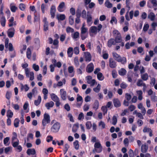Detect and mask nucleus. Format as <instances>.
Returning <instances> with one entry per match:
<instances>
[{"instance_id": "nucleus-49", "label": "nucleus", "mask_w": 157, "mask_h": 157, "mask_svg": "<svg viewBox=\"0 0 157 157\" xmlns=\"http://www.w3.org/2000/svg\"><path fill=\"white\" fill-rule=\"evenodd\" d=\"M69 24L70 25H72L74 24V18L72 16H70L69 17Z\"/></svg>"}, {"instance_id": "nucleus-5", "label": "nucleus", "mask_w": 157, "mask_h": 157, "mask_svg": "<svg viewBox=\"0 0 157 157\" xmlns=\"http://www.w3.org/2000/svg\"><path fill=\"white\" fill-rule=\"evenodd\" d=\"M102 28V25L101 24H99L98 25V28L94 26H91L90 28V30L91 33L96 34L98 30L99 32L101 29Z\"/></svg>"}, {"instance_id": "nucleus-14", "label": "nucleus", "mask_w": 157, "mask_h": 157, "mask_svg": "<svg viewBox=\"0 0 157 157\" xmlns=\"http://www.w3.org/2000/svg\"><path fill=\"white\" fill-rule=\"evenodd\" d=\"M116 44V43L113 38H110L108 41L107 46L109 48L111 47L112 45H115Z\"/></svg>"}, {"instance_id": "nucleus-13", "label": "nucleus", "mask_w": 157, "mask_h": 157, "mask_svg": "<svg viewBox=\"0 0 157 157\" xmlns=\"http://www.w3.org/2000/svg\"><path fill=\"white\" fill-rule=\"evenodd\" d=\"M85 67V64L84 63L82 64L79 68L77 69V72L78 74H82V70H84Z\"/></svg>"}, {"instance_id": "nucleus-9", "label": "nucleus", "mask_w": 157, "mask_h": 157, "mask_svg": "<svg viewBox=\"0 0 157 157\" xmlns=\"http://www.w3.org/2000/svg\"><path fill=\"white\" fill-rule=\"evenodd\" d=\"M44 24L43 26L44 30V31H46L48 29V22L47 21L46 17H44L43 21Z\"/></svg>"}, {"instance_id": "nucleus-20", "label": "nucleus", "mask_w": 157, "mask_h": 157, "mask_svg": "<svg viewBox=\"0 0 157 157\" xmlns=\"http://www.w3.org/2000/svg\"><path fill=\"white\" fill-rule=\"evenodd\" d=\"M54 104V102L52 101H51L50 102H47L45 104V106L48 109H49L50 108L53 107Z\"/></svg>"}, {"instance_id": "nucleus-11", "label": "nucleus", "mask_w": 157, "mask_h": 157, "mask_svg": "<svg viewBox=\"0 0 157 157\" xmlns=\"http://www.w3.org/2000/svg\"><path fill=\"white\" fill-rule=\"evenodd\" d=\"M56 11V6L54 5H52L50 9V14L52 18H54L55 17V13Z\"/></svg>"}, {"instance_id": "nucleus-42", "label": "nucleus", "mask_w": 157, "mask_h": 157, "mask_svg": "<svg viewBox=\"0 0 157 157\" xmlns=\"http://www.w3.org/2000/svg\"><path fill=\"white\" fill-rule=\"evenodd\" d=\"M105 6L108 8H111L112 7V4L108 1H106L105 3Z\"/></svg>"}, {"instance_id": "nucleus-44", "label": "nucleus", "mask_w": 157, "mask_h": 157, "mask_svg": "<svg viewBox=\"0 0 157 157\" xmlns=\"http://www.w3.org/2000/svg\"><path fill=\"white\" fill-rule=\"evenodd\" d=\"M88 36V33H84L82 34L80 33V36L81 37V39L82 40H84Z\"/></svg>"}, {"instance_id": "nucleus-50", "label": "nucleus", "mask_w": 157, "mask_h": 157, "mask_svg": "<svg viewBox=\"0 0 157 157\" xmlns=\"http://www.w3.org/2000/svg\"><path fill=\"white\" fill-rule=\"evenodd\" d=\"M112 75L113 78H117V72L115 70L113 69L112 71Z\"/></svg>"}, {"instance_id": "nucleus-39", "label": "nucleus", "mask_w": 157, "mask_h": 157, "mask_svg": "<svg viewBox=\"0 0 157 157\" xmlns=\"http://www.w3.org/2000/svg\"><path fill=\"white\" fill-rule=\"evenodd\" d=\"M23 89H24L25 91H27L29 89V87L27 84L23 85L22 84H21V89L22 90Z\"/></svg>"}, {"instance_id": "nucleus-2", "label": "nucleus", "mask_w": 157, "mask_h": 157, "mask_svg": "<svg viewBox=\"0 0 157 157\" xmlns=\"http://www.w3.org/2000/svg\"><path fill=\"white\" fill-rule=\"evenodd\" d=\"M113 56L115 60L118 62H120L121 64H124L126 63L127 60L124 57H121L120 55L116 52H113Z\"/></svg>"}, {"instance_id": "nucleus-64", "label": "nucleus", "mask_w": 157, "mask_h": 157, "mask_svg": "<svg viewBox=\"0 0 157 157\" xmlns=\"http://www.w3.org/2000/svg\"><path fill=\"white\" fill-rule=\"evenodd\" d=\"M64 108L67 111H69L70 110V107L68 104H66L65 105Z\"/></svg>"}, {"instance_id": "nucleus-26", "label": "nucleus", "mask_w": 157, "mask_h": 157, "mask_svg": "<svg viewBox=\"0 0 157 157\" xmlns=\"http://www.w3.org/2000/svg\"><path fill=\"white\" fill-rule=\"evenodd\" d=\"M155 16L153 12H150L148 15V18L151 20L153 21L155 19Z\"/></svg>"}, {"instance_id": "nucleus-58", "label": "nucleus", "mask_w": 157, "mask_h": 157, "mask_svg": "<svg viewBox=\"0 0 157 157\" xmlns=\"http://www.w3.org/2000/svg\"><path fill=\"white\" fill-rule=\"evenodd\" d=\"M66 34H62L60 37V40L61 42H63L65 39Z\"/></svg>"}, {"instance_id": "nucleus-6", "label": "nucleus", "mask_w": 157, "mask_h": 157, "mask_svg": "<svg viewBox=\"0 0 157 157\" xmlns=\"http://www.w3.org/2000/svg\"><path fill=\"white\" fill-rule=\"evenodd\" d=\"M109 66L112 68H115L117 66V63L112 58H110L109 59Z\"/></svg>"}, {"instance_id": "nucleus-33", "label": "nucleus", "mask_w": 157, "mask_h": 157, "mask_svg": "<svg viewBox=\"0 0 157 157\" xmlns=\"http://www.w3.org/2000/svg\"><path fill=\"white\" fill-rule=\"evenodd\" d=\"M41 101V97L40 96H38V99L37 100L34 101V104L36 106L38 105Z\"/></svg>"}, {"instance_id": "nucleus-54", "label": "nucleus", "mask_w": 157, "mask_h": 157, "mask_svg": "<svg viewBox=\"0 0 157 157\" xmlns=\"http://www.w3.org/2000/svg\"><path fill=\"white\" fill-rule=\"evenodd\" d=\"M15 148V150L18 152H21L22 150V147L20 145H19Z\"/></svg>"}, {"instance_id": "nucleus-40", "label": "nucleus", "mask_w": 157, "mask_h": 157, "mask_svg": "<svg viewBox=\"0 0 157 157\" xmlns=\"http://www.w3.org/2000/svg\"><path fill=\"white\" fill-rule=\"evenodd\" d=\"M19 120L17 118H16L14 121V125L15 128H17L19 126Z\"/></svg>"}, {"instance_id": "nucleus-34", "label": "nucleus", "mask_w": 157, "mask_h": 157, "mask_svg": "<svg viewBox=\"0 0 157 157\" xmlns=\"http://www.w3.org/2000/svg\"><path fill=\"white\" fill-rule=\"evenodd\" d=\"M143 82L142 80L139 79L138 80L137 82V85L138 86H145L146 84L145 83H143Z\"/></svg>"}, {"instance_id": "nucleus-38", "label": "nucleus", "mask_w": 157, "mask_h": 157, "mask_svg": "<svg viewBox=\"0 0 157 157\" xmlns=\"http://www.w3.org/2000/svg\"><path fill=\"white\" fill-rule=\"evenodd\" d=\"M81 33L82 34L86 33L87 32V28L84 27V25H83L81 29Z\"/></svg>"}, {"instance_id": "nucleus-31", "label": "nucleus", "mask_w": 157, "mask_h": 157, "mask_svg": "<svg viewBox=\"0 0 157 157\" xmlns=\"http://www.w3.org/2000/svg\"><path fill=\"white\" fill-rule=\"evenodd\" d=\"M148 147L146 145H142L141 147V151L143 153H146L148 149Z\"/></svg>"}, {"instance_id": "nucleus-48", "label": "nucleus", "mask_w": 157, "mask_h": 157, "mask_svg": "<svg viewBox=\"0 0 157 157\" xmlns=\"http://www.w3.org/2000/svg\"><path fill=\"white\" fill-rule=\"evenodd\" d=\"M117 122V117L114 115L113 116L112 118V124L115 125L116 124Z\"/></svg>"}, {"instance_id": "nucleus-55", "label": "nucleus", "mask_w": 157, "mask_h": 157, "mask_svg": "<svg viewBox=\"0 0 157 157\" xmlns=\"http://www.w3.org/2000/svg\"><path fill=\"white\" fill-rule=\"evenodd\" d=\"M95 82L96 81L94 79H92L89 82H88L87 83L90 84L91 86H93L94 85Z\"/></svg>"}, {"instance_id": "nucleus-24", "label": "nucleus", "mask_w": 157, "mask_h": 157, "mask_svg": "<svg viewBox=\"0 0 157 157\" xmlns=\"http://www.w3.org/2000/svg\"><path fill=\"white\" fill-rule=\"evenodd\" d=\"M0 23L2 27H5L6 25V19L4 16H2L0 18Z\"/></svg>"}, {"instance_id": "nucleus-22", "label": "nucleus", "mask_w": 157, "mask_h": 157, "mask_svg": "<svg viewBox=\"0 0 157 157\" xmlns=\"http://www.w3.org/2000/svg\"><path fill=\"white\" fill-rule=\"evenodd\" d=\"M14 4L12 3H11L10 5V8L11 11L13 13L15 12L16 10L17 9V7L16 6L13 5Z\"/></svg>"}, {"instance_id": "nucleus-19", "label": "nucleus", "mask_w": 157, "mask_h": 157, "mask_svg": "<svg viewBox=\"0 0 157 157\" xmlns=\"http://www.w3.org/2000/svg\"><path fill=\"white\" fill-rule=\"evenodd\" d=\"M126 70L124 68H121L118 71V74L121 76H124L126 75Z\"/></svg>"}, {"instance_id": "nucleus-56", "label": "nucleus", "mask_w": 157, "mask_h": 157, "mask_svg": "<svg viewBox=\"0 0 157 157\" xmlns=\"http://www.w3.org/2000/svg\"><path fill=\"white\" fill-rule=\"evenodd\" d=\"M8 48L10 51H12L14 49L13 45L11 43H9Z\"/></svg>"}, {"instance_id": "nucleus-36", "label": "nucleus", "mask_w": 157, "mask_h": 157, "mask_svg": "<svg viewBox=\"0 0 157 157\" xmlns=\"http://www.w3.org/2000/svg\"><path fill=\"white\" fill-rule=\"evenodd\" d=\"M19 141L18 139H17V141H11L12 145L14 148H16L19 145Z\"/></svg>"}, {"instance_id": "nucleus-60", "label": "nucleus", "mask_w": 157, "mask_h": 157, "mask_svg": "<svg viewBox=\"0 0 157 157\" xmlns=\"http://www.w3.org/2000/svg\"><path fill=\"white\" fill-rule=\"evenodd\" d=\"M131 96L130 94L128 93H126L125 95V98L128 101H129L131 98Z\"/></svg>"}, {"instance_id": "nucleus-27", "label": "nucleus", "mask_w": 157, "mask_h": 157, "mask_svg": "<svg viewBox=\"0 0 157 157\" xmlns=\"http://www.w3.org/2000/svg\"><path fill=\"white\" fill-rule=\"evenodd\" d=\"M51 98L54 101H56L59 99L58 96L54 93L51 94Z\"/></svg>"}, {"instance_id": "nucleus-10", "label": "nucleus", "mask_w": 157, "mask_h": 157, "mask_svg": "<svg viewBox=\"0 0 157 157\" xmlns=\"http://www.w3.org/2000/svg\"><path fill=\"white\" fill-rule=\"evenodd\" d=\"M61 98L63 100H65L66 99V92L63 89H61L60 90Z\"/></svg>"}, {"instance_id": "nucleus-51", "label": "nucleus", "mask_w": 157, "mask_h": 157, "mask_svg": "<svg viewBox=\"0 0 157 157\" xmlns=\"http://www.w3.org/2000/svg\"><path fill=\"white\" fill-rule=\"evenodd\" d=\"M13 136L11 139V141H14L16 139H17V134L16 132H13L12 133Z\"/></svg>"}, {"instance_id": "nucleus-46", "label": "nucleus", "mask_w": 157, "mask_h": 157, "mask_svg": "<svg viewBox=\"0 0 157 157\" xmlns=\"http://www.w3.org/2000/svg\"><path fill=\"white\" fill-rule=\"evenodd\" d=\"M100 85L98 84L96 87L93 88V90L96 93H98L100 90Z\"/></svg>"}, {"instance_id": "nucleus-43", "label": "nucleus", "mask_w": 157, "mask_h": 157, "mask_svg": "<svg viewBox=\"0 0 157 157\" xmlns=\"http://www.w3.org/2000/svg\"><path fill=\"white\" fill-rule=\"evenodd\" d=\"M79 33L78 32H75L73 35L72 36V37L74 39H76L79 37Z\"/></svg>"}, {"instance_id": "nucleus-4", "label": "nucleus", "mask_w": 157, "mask_h": 157, "mask_svg": "<svg viewBox=\"0 0 157 157\" xmlns=\"http://www.w3.org/2000/svg\"><path fill=\"white\" fill-rule=\"evenodd\" d=\"M50 122V117L49 115L45 113L44 115V118L42 121V124L44 126Z\"/></svg>"}, {"instance_id": "nucleus-18", "label": "nucleus", "mask_w": 157, "mask_h": 157, "mask_svg": "<svg viewBox=\"0 0 157 157\" xmlns=\"http://www.w3.org/2000/svg\"><path fill=\"white\" fill-rule=\"evenodd\" d=\"M94 147L95 148H99L101 147L99 151H97L96 152L98 153H100L102 151V147L101 145L100 142H96V143L94 145Z\"/></svg>"}, {"instance_id": "nucleus-35", "label": "nucleus", "mask_w": 157, "mask_h": 157, "mask_svg": "<svg viewBox=\"0 0 157 157\" xmlns=\"http://www.w3.org/2000/svg\"><path fill=\"white\" fill-rule=\"evenodd\" d=\"M86 126L87 129H90L92 126L91 122L90 121H87L86 123Z\"/></svg>"}, {"instance_id": "nucleus-3", "label": "nucleus", "mask_w": 157, "mask_h": 157, "mask_svg": "<svg viewBox=\"0 0 157 157\" xmlns=\"http://www.w3.org/2000/svg\"><path fill=\"white\" fill-rule=\"evenodd\" d=\"M60 127V123L59 122H56L51 127V131L53 133H56L59 131Z\"/></svg>"}, {"instance_id": "nucleus-45", "label": "nucleus", "mask_w": 157, "mask_h": 157, "mask_svg": "<svg viewBox=\"0 0 157 157\" xmlns=\"http://www.w3.org/2000/svg\"><path fill=\"white\" fill-rule=\"evenodd\" d=\"M74 64L76 67H78L79 65V62L77 57L75 58L74 60Z\"/></svg>"}, {"instance_id": "nucleus-15", "label": "nucleus", "mask_w": 157, "mask_h": 157, "mask_svg": "<svg viewBox=\"0 0 157 157\" xmlns=\"http://www.w3.org/2000/svg\"><path fill=\"white\" fill-rule=\"evenodd\" d=\"M114 106L116 107H118L121 106V103L119 100L117 98H114L113 100Z\"/></svg>"}, {"instance_id": "nucleus-1", "label": "nucleus", "mask_w": 157, "mask_h": 157, "mask_svg": "<svg viewBox=\"0 0 157 157\" xmlns=\"http://www.w3.org/2000/svg\"><path fill=\"white\" fill-rule=\"evenodd\" d=\"M113 33L115 37L114 39L116 43H121L119 45L123 47L124 43L122 42L121 36L120 33L117 30L115 29L113 30Z\"/></svg>"}, {"instance_id": "nucleus-63", "label": "nucleus", "mask_w": 157, "mask_h": 157, "mask_svg": "<svg viewBox=\"0 0 157 157\" xmlns=\"http://www.w3.org/2000/svg\"><path fill=\"white\" fill-rule=\"evenodd\" d=\"M39 66L38 65H36V64L33 65V68L36 71H37L39 70Z\"/></svg>"}, {"instance_id": "nucleus-41", "label": "nucleus", "mask_w": 157, "mask_h": 157, "mask_svg": "<svg viewBox=\"0 0 157 157\" xmlns=\"http://www.w3.org/2000/svg\"><path fill=\"white\" fill-rule=\"evenodd\" d=\"M73 145L75 148L76 150H78L79 148V144L78 141L76 140L73 142Z\"/></svg>"}, {"instance_id": "nucleus-17", "label": "nucleus", "mask_w": 157, "mask_h": 157, "mask_svg": "<svg viewBox=\"0 0 157 157\" xmlns=\"http://www.w3.org/2000/svg\"><path fill=\"white\" fill-rule=\"evenodd\" d=\"M26 153L28 155H34L36 154V152L34 148L28 149L26 151Z\"/></svg>"}, {"instance_id": "nucleus-32", "label": "nucleus", "mask_w": 157, "mask_h": 157, "mask_svg": "<svg viewBox=\"0 0 157 157\" xmlns=\"http://www.w3.org/2000/svg\"><path fill=\"white\" fill-rule=\"evenodd\" d=\"M26 56L28 59H30L31 56V52L30 48H28L26 52Z\"/></svg>"}, {"instance_id": "nucleus-59", "label": "nucleus", "mask_w": 157, "mask_h": 157, "mask_svg": "<svg viewBox=\"0 0 157 157\" xmlns=\"http://www.w3.org/2000/svg\"><path fill=\"white\" fill-rule=\"evenodd\" d=\"M149 27V25L147 24H145L144 25L143 30L144 32L147 31Z\"/></svg>"}, {"instance_id": "nucleus-47", "label": "nucleus", "mask_w": 157, "mask_h": 157, "mask_svg": "<svg viewBox=\"0 0 157 157\" xmlns=\"http://www.w3.org/2000/svg\"><path fill=\"white\" fill-rule=\"evenodd\" d=\"M36 12V11L34 12V22H35L37 21H39L40 19V17L39 16H37L36 13H35Z\"/></svg>"}, {"instance_id": "nucleus-21", "label": "nucleus", "mask_w": 157, "mask_h": 157, "mask_svg": "<svg viewBox=\"0 0 157 157\" xmlns=\"http://www.w3.org/2000/svg\"><path fill=\"white\" fill-rule=\"evenodd\" d=\"M99 102L98 101L96 100L93 104V108L95 109L96 111L99 108Z\"/></svg>"}, {"instance_id": "nucleus-8", "label": "nucleus", "mask_w": 157, "mask_h": 157, "mask_svg": "<svg viewBox=\"0 0 157 157\" xmlns=\"http://www.w3.org/2000/svg\"><path fill=\"white\" fill-rule=\"evenodd\" d=\"M94 69V65L92 63H90L88 65L86 70L88 73L92 72Z\"/></svg>"}, {"instance_id": "nucleus-30", "label": "nucleus", "mask_w": 157, "mask_h": 157, "mask_svg": "<svg viewBox=\"0 0 157 157\" xmlns=\"http://www.w3.org/2000/svg\"><path fill=\"white\" fill-rule=\"evenodd\" d=\"M97 77L98 79L100 81H102L104 78V77L102 73L100 72L98 73L97 75Z\"/></svg>"}, {"instance_id": "nucleus-7", "label": "nucleus", "mask_w": 157, "mask_h": 157, "mask_svg": "<svg viewBox=\"0 0 157 157\" xmlns=\"http://www.w3.org/2000/svg\"><path fill=\"white\" fill-rule=\"evenodd\" d=\"M15 30L14 28L12 27L9 29L7 31V35L8 36L11 38L13 37L15 33Z\"/></svg>"}, {"instance_id": "nucleus-28", "label": "nucleus", "mask_w": 157, "mask_h": 157, "mask_svg": "<svg viewBox=\"0 0 157 157\" xmlns=\"http://www.w3.org/2000/svg\"><path fill=\"white\" fill-rule=\"evenodd\" d=\"M65 16L64 14H60L57 16V18L58 21H63L65 19Z\"/></svg>"}, {"instance_id": "nucleus-23", "label": "nucleus", "mask_w": 157, "mask_h": 157, "mask_svg": "<svg viewBox=\"0 0 157 157\" xmlns=\"http://www.w3.org/2000/svg\"><path fill=\"white\" fill-rule=\"evenodd\" d=\"M79 128V124L78 123H77L75 124H74L73 125L72 128V131L73 132H76L78 128Z\"/></svg>"}, {"instance_id": "nucleus-25", "label": "nucleus", "mask_w": 157, "mask_h": 157, "mask_svg": "<svg viewBox=\"0 0 157 157\" xmlns=\"http://www.w3.org/2000/svg\"><path fill=\"white\" fill-rule=\"evenodd\" d=\"M73 51V48H72L70 47L68 48L67 51V53L69 57H72Z\"/></svg>"}, {"instance_id": "nucleus-53", "label": "nucleus", "mask_w": 157, "mask_h": 157, "mask_svg": "<svg viewBox=\"0 0 157 157\" xmlns=\"http://www.w3.org/2000/svg\"><path fill=\"white\" fill-rule=\"evenodd\" d=\"M74 31V29L71 27H68L66 29V32L67 33H69L70 32L71 33H73Z\"/></svg>"}, {"instance_id": "nucleus-29", "label": "nucleus", "mask_w": 157, "mask_h": 157, "mask_svg": "<svg viewBox=\"0 0 157 157\" xmlns=\"http://www.w3.org/2000/svg\"><path fill=\"white\" fill-rule=\"evenodd\" d=\"M141 78L144 81H146L148 78V75L147 73H145L141 75Z\"/></svg>"}, {"instance_id": "nucleus-12", "label": "nucleus", "mask_w": 157, "mask_h": 157, "mask_svg": "<svg viewBox=\"0 0 157 157\" xmlns=\"http://www.w3.org/2000/svg\"><path fill=\"white\" fill-rule=\"evenodd\" d=\"M85 60L86 62H90L91 60V56L89 52H85L84 54Z\"/></svg>"}, {"instance_id": "nucleus-57", "label": "nucleus", "mask_w": 157, "mask_h": 157, "mask_svg": "<svg viewBox=\"0 0 157 157\" xmlns=\"http://www.w3.org/2000/svg\"><path fill=\"white\" fill-rule=\"evenodd\" d=\"M128 154L129 157H134V154L133 151L130 149L128 151Z\"/></svg>"}, {"instance_id": "nucleus-61", "label": "nucleus", "mask_w": 157, "mask_h": 157, "mask_svg": "<svg viewBox=\"0 0 157 157\" xmlns=\"http://www.w3.org/2000/svg\"><path fill=\"white\" fill-rule=\"evenodd\" d=\"M81 16L82 18H84L86 17V12L85 10H83L81 13Z\"/></svg>"}, {"instance_id": "nucleus-37", "label": "nucleus", "mask_w": 157, "mask_h": 157, "mask_svg": "<svg viewBox=\"0 0 157 157\" xmlns=\"http://www.w3.org/2000/svg\"><path fill=\"white\" fill-rule=\"evenodd\" d=\"M13 113L10 110H8L7 112L6 116L8 118H12L13 117Z\"/></svg>"}, {"instance_id": "nucleus-62", "label": "nucleus", "mask_w": 157, "mask_h": 157, "mask_svg": "<svg viewBox=\"0 0 157 157\" xmlns=\"http://www.w3.org/2000/svg\"><path fill=\"white\" fill-rule=\"evenodd\" d=\"M34 43L35 44L38 45H39L40 44V40L39 38H35L34 39Z\"/></svg>"}, {"instance_id": "nucleus-16", "label": "nucleus", "mask_w": 157, "mask_h": 157, "mask_svg": "<svg viewBox=\"0 0 157 157\" xmlns=\"http://www.w3.org/2000/svg\"><path fill=\"white\" fill-rule=\"evenodd\" d=\"M65 6V3L63 2H61L57 7V10L59 12H62L63 11V8Z\"/></svg>"}, {"instance_id": "nucleus-52", "label": "nucleus", "mask_w": 157, "mask_h": 157, "mask_svg": "<svg viewBox=\"0 0 157 157\" xmlns=\"http://www.w3.org/2000/svg\"><path fill=\"white\" fill-rule=\"evenodd\" d=\"M19 8L21 10L24 11L25 8V6L23 3H21L19 4Z\"/></svg>"}]
</instances>
